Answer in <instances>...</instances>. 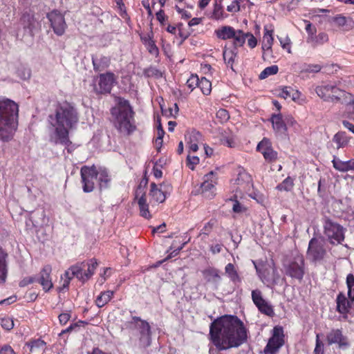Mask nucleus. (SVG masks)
Instances as JSON below:
<instances>
[{
	"label": "nucleus",
	"instance_id": "33",
	"mask_svg": "<svg viewBox=\"0 0 354 354\" xmlns=\"http://www.w3.org/2000/svg\"><path fill=\"white\" fill-rule=\"evenodd\" d=\"M237 56V48L234 47L232 48H225L223 52V57L225 64L230 66V68L233 69V64L234 63V59Z\"/></svg>",
	"mask_w": 354,
	"mask_h": 354
},
{
	"label": "nucleus",
	"instance_id": "6",
	"mask_svg": "<svg viewBox=\"0 0 354 354\" xmlns=\"http://www.w3.org/2000/svg\"><path fill=\"white\" fill-rule=\"evenodd\" d=\"M317 95L324 102L344 104L350 93L341 89L336 83L322 82L315 88Z\"/></svg>",
	"mask_w": 354,
	"mask_h": 354
},
{
	"label": "nucleus",
	"instance_id": "60",
	"mask_svg": "<svg viewBox=\"0 0 354 354\" xmlns=\"http://www.w3.org/2000/svg\"><path fill=\"white\" fill-rule=\"evenodd\" d=\"M247 38H248V45L251 48H254L257 44V39L252 34H251L250 32L246 33V39Z\"/></svg>",
	"mask_w": 354,
	"mask_h": 354
},
{
	"label": "nucleus",
	"instance_id": "2",
	"mask_svg": "<svg viewBox=\"0 0 354 354\" xmlns=\"http://www.w3.org/2000/svg\"><path fill=\"white\" fill-rule=\"evenodd\" d=\"M50 124L54 128L53 140L55 144L68 146L71 144L69 131L75 128L79 121L77 110L69 103L57 105L55 114L49 115Z\"/></svg>",
	"mask_w": 354,
	"mask_h": 354
},
{
	"label": "nucleus",
	"instance_id": "7",
	"mask_svg": "<svg viewBox=\"0 0 354 354\" xmlns=\"http://www.w3.org/2000/svg\"><path fill=\"white\" fill-rule=\"evenodd\" d=\"M323 227L324 234L331 244H340L344 240L345 229L337 222L326 218Z\"/></svg>",
	"mask_w": 354,
	"mask_h": 354
},
{
	"label": "nucleus",
	"instance_id": "53",
	"mask_svg": "<svg viewBox=\"0 0 354 354\" xmlns=\"http://www.w3.org/2000/svg\"><path fill=\"white\" fill-rule=\"evenodd\" d=\"M1 325L4 329L10 330L14 327V322L10 317H3L1 320Z\"/></svg>",
	"mask_w": 354,
	"mask_h": 354
},
{
	"label": "nucleus",
	"instance_id": "40",
	"mask_svg": "<svg viewBox=\"0 0 354 354\" xmlns=\"http://www.w3.org/2000/svg\"><path fill=\"white\" fill-rule=\"evenodd\" d=\"M198 87L204 95H209L212 91V83L206 77H201L199 80Z\"/></svg>",
	"mask_w": 354,
	"mask_h": 354
},
{
	"label": "nucleus",
	"instance_id": "31",
	"mask_svg": "<svg viewBox=\"0 0 354 354\" xmlns=\"http://www.w3.org/2000/svg\"><path fill=\"white\" fill-rule=\"evenodd\" d=\"M273 29L266 26L264 27V35L263 37L262 49L263 50H271L273 44L274 38L272 36Z\"/></svg>",
	"mask_w": 354,
	"mask_h": 354
},
{
	"label": "nucleus",
	"instance_id": "26",
	"mask_svg": "<svg viewBox=\"0 0 354 354\" xmlns=\"http://www.w3.org/2000/svg\"><path fill=\"white\" fill-rule=\"evenodd\" d=\"M217 184V178L216 173L211 171L204 176V181L201 184V188L203 192L211 191Z\"/></svg>",
	"mask_w": 354,
	"mask_h": 354
},
{
	"label": "nucleus",
	"instance_id": "4",
	"mask_svg": "<svg viewBox=\"0 0 354 354\" xmlns=\"http://www.w3.org/2000/svg\"><path fill=\"white\" fill-rule=\"evenodd\" d=\"M111 113L114 119L115 127L120 133L129 135L136 130L134 113L129 101L118 98V105L111 109Z\"/></svg>",
	"mask_w": 354,
	"mask_h": 354
},
{
	"label": "nucleus",
	"instance_id": "3",
	"mask_svg": "<svg viewBox=\"0 0 354 354\" xmlns=\"http://www.w3.org/2000/svg\"><path fill=\"white\" fill-rule=\"evenodd\" d=\"M19 125V106L13 100L0 97V141L9 142L15 136Z\"/></svg>",
	"mask_w": 354,
	"mask_h": 354
},
{
	"label": "nucleus",
	"instance_id": "41",
	"mask_svg": "<svg viewBox=\"0 0 354 354\" xmlns=\"http://www.w3.org/2000/svg\"><path fill=\"white\" fill-rule=\"evenodd\" d=\"M234 39V47L242 46L245 42L246 33L243 32L241 30H236L235 35L232 37Z\"/></svg>",
	"mask_w": 354,
	"mask_h": 354
},
{
	"label": "nucleus",
	"instance_id": "43",
	"mask_svg": "<svg viewBox=\"0 0 354 354\" xmlns=\"http://www.w3.org/2000/svg\"><path fill=\"white\" fill-rule=\"evenodd\" d=\"M279 71L278 66L277 65H272L268 67H266L259 75V78L261 80H263L267 78L268 77L275 75Z\"/></svg>",
	"mask_w": 354,
	"mask_h": 354
},
{
	"label": "nucleus",
	"instance_id": "5",
	"mask_svg": "<svg viewBox=\"0 0 354 354\" xmlns=\"http://www.w3.org/2000/svg\"><path fill=\"white\" fill-rule=\"evenodd\" d=\"M97 266V262L94 259L71 266L61 277L63 281L61 289L68 288L73 277H76L82 283L87 281L93 275Z\"/></svg>",
	"mask_w": 354,
	"mask_h": 354
},
{
	"label": "nucleus",
	"instance_id": "52",
	"mask_svg": "<svg viewBox=\"0 0 354 354\" xmlns=\"http://www.w3.org/2000/svg\"><path fill=\"white\" fill-rule=\"evenodd\" d=\"M149 53L154 56H158L159 54V50L157 46L156 45L155 41L153 40L151 42H148L145 45Z\"/></svg>",
	"mask_w": 354,
	"mask_h": 354
},
{
	"label": "nucleus",
	"instance_id": "39",
	"mask_svg": "<svg viewBox=\"0 0 354 354\" xmlns=\"http://www.w3.org/2000/svg\"><path fill=\"white\" fill-rule=\"evenodd\" d=\"M294 186V179L290 176L287 177L282 183L277 186V189L279 191L289 192L292 190Z\"/></svg>",
	"mask_w": 354,
	"mask_h": 354
},
{
	"label": "nucleus",
	"instance_id": "58",
	"mask_svg": "<svg viewBox=\"0 0 354 354\" xmlns=\"http://www.w3.org/2000/svg\"><path fill=\"white\" fill-rule=\"evenodd\" d=\"M333 21L339 27H343L346 25L347 19L342 15H337L334 17Z\"/></svg>",
	"mask_w": 354,
	"mask_h": 354
},
{
	"label": "nucleus",
	"instance_id": "19",
	"mask_svg": "<svg viewBox=\"0 0 354 354\" xmlns=\"http://www.w3.org/2000/svg\"><path fill=\"white\" fill-rule=\"evenodd\" d=\"M353 302L354 301L348 299L344 292H340L336 298V310L346 317Z\"/></svg>",
	"mask_w": 354,
	"mask_h": 354
},
{
	"label": "nucleus",
	"instance_id": "16",
	"mask_svg": "<svg viewBox=\"0 0 354 354\" xmlns=\"http://www.w3.org/2000/svg\"><path fill=\"white\" fill-rule=\"evenodd\" d=\"M115 81V75L112 72L102 73L99 75V88H96L100 94L110 93Z\"/></svg>",
	"mask_w": 354,
	"mask_h": 354
},
{
	"label": "nucleus",
	"instance_id": "23",
	"mask_svg": "<svg viewBox=\"0 0 354 354\" xmlns=\"http://www.w3.org/2000/svg\"><path fill=\"white\" fill-rule=\"evenodd\" d=\"M332 163L333 167L340 172H347L354 170V158L347 161H342L337 156H334Z\"/></svg>",
	"mask_w": 354,
	"mask_h": 354
},
{
	"label": "nucleus",
	"instance_id": "20",
	"mask_svg": "<svg viewBox=\"0 0 354 354\" xmlns=\"http://www.w3.org/2000/svg\"><path fill=\"white\" fill-rule=\"evenodd\" d=\"M165 185H160V187H158L157 185L152 183L151 184V189H150V197L151 202L161 203H163L166 199V194L167 190L165 189Z\"/></svg>",
	"mask_w": 354,
	"mask_h": 354
},
{
	"label": "nucleus",
	"instance_id": "64",
	"mask_svg": "<svg viewBox=\"0 0 354 354\" xmlns=\"http://www.w3.org/2000/svg\"><path fill=\"white\" fill-rule=\"evenodd\" d=\"M35 281V279L32 277H27L20 281L19 285L20 287H25L28 284L32 283Z\"/></svg>",
	"mask_w": 354,
	"mask_h": 354
},
{
	"label": "nucleus",
	"instance_id": "37",
	"mask_svg": "<svg viewBox=\"0 0 354 354\" xmlns=\"http://www.w3.org/2000/svg\"><path fill=\"white\" fill-rule=\"evenodd\" d=\"M114 292L111 290L101 292L95 300L96 305L101 308L105 306L113 297Z\"/></svg>",
	"mask_w": 354,
	"mask_h": 354
},
{
	"label": "nucleus",
	"instance_id": "27",
	"mask_svg": "<svg viewBox=\"0 0 354 354\" xmlns=\"http://www.w3.org/2000/svg\"><path fill=\"white\" fill-rule=\"evenodd\" d=\"M92 62L95 71H103L110 66L111 58L104 55H100L99 58L92 57Z\"/></svg>",
	"mask_w": 354,
	"mask_h": 354
},
{
	"label": "nucleus",
	"instance_id": "35",
	"mask_svg": "<svg viewBox=\"0 0 354 354\" xmlns=\"http://www.w3.org/2000/svg\"><path fill=\"white\" fill-rule=\"evenodd\" d=\"M251 177L246 172H240L236 179V183L239 186L240 191H244L250 186Z\"/></svg>",
	"mask_w": 354,
	"mask_h": 354
},
{
	"label": "nucleus",
	"instance_id": "36",
	"mask_svg": "<svg viewBox=\"0 0 354 354\" xmlns=\"http://www.w3.org/2000/svg\"><path fill=\"white\" fill-rule=\"evenodd\" d=\"M225 272L232 282H241V278L232 263H230L225 266Z\"/></svg>",
	"mask_w": 354,
	"mask_h": 354
},
{
	"label": "nucleus",
	"instance_id": "49",
	"mask_svg": "<svg viewBox=\"0 0 354 354\" xmlns=\"http://www.w3.org/2000/svg\"><path fill=\"white\" fill-rule=\"evenodd\" d=\"M186 163L187 167L194 170L195 166L199 163V158L196 156H191L189 153L187 156Z\"/></svg>",
	"mask_w": 354,
	"mask_h": 354
},
{
	"label": "nucleus",
	"instance_id": "38",
	"mask_svg": "<svg viewBox=\"0 0 354 354\" xmlns=\"http://www.w3.org/2000/svg\"><path fill=\"white\" fill-rule=\"evenodd\" d=\"M97 178L99 181V187L101 190L103 189H106L109 187V183L111 181V178L109 176L106 170H100L99 171Z\"/></svg>",
	"mask_w": 354,
	"mask_h": 354
},
{
	"label": "nucleus",
	"instance_id": "62",
	"mask_svg": "<svg viewBox=\"0 0 354 354\" xmlns=\"http://www.w3.org/2000/svg\"><path fill=\"white\" fill-rule=\"evenodd\" d=\"M221 142L223 143V145L230 148L234 147L236 145L234 140L232 137L223 138L221 140Z\"/></svg>",
	"mask_w": 354,
	"mask_h": 354
},
{
	"label": "nucleus",
	"instance_id": "57",
	"mask_svg": "<svg viewBox=\"0 0 354 354\" xmlns=\"http://www.w3.org/2000/svg\"><path fill=\"white\" fill-rule=\"evenodd\" d=\"M279 41L282 48L287 50L288 53H290V39L286 37L285 38H279Z\"/></svg>",
	"mask_w": 354,
	"mask_h": 354
},
{
	"label": "nucleus",
	"instance_id": "29",
	"mask_svg": "<svg viewBox=\"0 0 354 354\" xmlns=\"http://www.w3.org/2000/svg\"><path fill=\"white\" fill-rule=\"evenodd\" d=\"M306 41L313 48L322 45L328 41V35L327 33L322 32L317 35L314 34L311 37H307Z\"/></svg>",
	"mask_w": 354,
	"mask_h": 354
},
{
	"label": "nucleus",
	"instance_id": "45",
	"mask_svg": "<svg viewBox=\"0 0 354 354\" xmlns=\"http://www.w3.org/2000/svg\"><path fill=\"white\" fill-rule=\"evenodd\" d=\"M26 346L29 347L30 351L33 352L36 348H42L44 349L45 346V342L41 339H36L31 341L30 342L26 343Z\"/></svg>",
	"mask_w": 354,
	"mask_h": 354
},
{
	"label": "nucleus",
	"instance_id": "48",
	"mask_svg": "<svg viewBox=\"0 0 354 354\" xmlns=\"http://www.w3.org/2000/svg\"><path fill=\"white\" fill-rule=\"evenodd\" d=\"M199 84V78L196 75H192L187 80L186 85L190 88L191 91H193L196 87H198Z\"/></svg>",
	"mask_w": 354,
	"mask_h": 354
},
{
	"label": "nucleus",
	"instance_id": "22",
	"mask_svg": "<svg viewBox=\"0 0 354 354\" xmlns=\"http://www.w3.org/2000/svg\"><path fill=\"white\" fill-rule=\"evenodd\" d=\"M21 23L25 30L32 37L34 35V30H35L37 22L32 15L25 13L21 18Z\"/></svg>",
	"mask_w": 354,
	"mask_h": 354
},
{
	"label": "nucleus",
	"instance_id": "10",
	"mask_svg": "<svg viewBox=\"0 0 354 354\" xmlns=\"http://www.w3.org/2000/svg\"><path fill=\"white\" fill-rule=\"evenodd\" d=\"M82 189L85 193H89L94 190L95 181L97 179L99 171L93 165L91 167L84 166L80 170Z\"/></svg>",
	"mask_w": 354,
	"mask_h": 354
},
{
	"label": "nucleus",
	"instance_id": "11",
	"mask_svg": "<svg viewBox=\"0 0 354 354\" xmlns=\"http://www.w3.org/2000/svg\"><path fill=\"white\" fill-rule=\"evenodd\" d=\"M47 18L55 34L57 36H62L67 28L64 16L58 10H53L47 14Z\"/></svg>",
	"mask_w": 354,
	"mask_h": 354
},
{
	"label": "nucleus",
	"instance_id": "15",
	"mask_svg": "<svg viewBox=\"0 0 354 354\" xmlns=\"http://www.w3.org/2000/svg\"><path fill=\"white\" fill-rule=\"evenodd\" d=\"M257 150L262 153L268 162H274L277 159V152L273 149L271 142L266 138L257 145Z\"/></svg>",
	"mask_w": 354,
	"mask_h": 354
},
{
	"label": "nucleus",
	"instance_id": "21",
	"mask_svg": "<svg viewBox=\"0 0 354 354\" xmlns=\"http://www.w3.org/2000/svg\"><path fill=\"white\" fill-rule=\"evenodd\" d=\"M186 145L189 153L196 152L198 149V144L201 140V134L196 131H192L186 135Z\"/></svg>",
	"mask_w": 354,
	"mask_h": 354
},
{
	"label": "nucleus",
	"instance_id": "34",
	"mask_svg": "<svg viewBox=\"0 0 354 354\" xmlns=\"http://www.w3.org/2000/svg\"><path fill=\"white\" fill-rule=\"evenodd\" d=\"M138 204L139 206L140 214L141 216L149 219L151 217L149 210V205L147 203V199L144 194L138 198Z\"/></svg>",
	"mask_w": 354,
	"mask_h": 354
},
{
	"label": "nucleus",
	"instance_id": "12",
	"mask_svg": "<svg viewBox=\"0 0 354 354\" xmlns=\"http://www.w3.org/2000/svg\"><path fill=\"white\" fill-rule=\"evenodd\" d=\"M328 345L337 344L340 349H346L350 346V342L346 336L343 335L341 329H332L326 335Z\"/></svg>",
	"mask_w": 354,
	"mask_h": 354
},
{
	"label": "nucleus",
	"instance_id": "32",
	"mask_svg": "<svg viewBox=\"0 0 354 354\" xmlns=\"http://www.w3.org/2000/svg\"><path fill=\"white\" fill-rule=\"evenodd\" d=\"M236 30L232 26H223L220 29L215 30L216 37L223 40L232 39L235 35Z\"/></svg>",
	"mask_w": 354,
	"mask_h": 354
},
{
	"label": "nucleus",
	"instance_id": "14",
	"mask_svg": "<svg viewBox=\"0 0 354 354\" xmlns=\"http://www.w3.org/2000/svg\"><path fill=\"white\" fill-rule=\"evenodd\" d=\"M252 299L261 313L268 316H272L274 314L271 305L263 298L262 293L259 290L252 291Z\"/></svg>",
	"mask_w": 354,
	"mask_h": 354
},
{
	"label": "nucleus",
	"instance_id": "8",
	"mask_svg": "<svg viewBox=\"0 0 354 354\" xmlns=\"http://www.w3.org/2000/svg\"><path fill=\"white\" fill-rule=\"evenodd\" d=\"M285 344L283 329L280 326H276L272 330V335L269 338L267 345L264 348V354H277L280 348Z\"/></svg>",
	"mask_w": 354,
	"mask_h": 354
},
{
	"label": "nucleus",
	"instance_id": "50",
	"mask_svg": "<svg viewBox=\"0 0 354 354\" xmlns=\"http://www.w3.org/2000/svg\"><path fill=\"white\" fill-rule=\"evenodd\" d=\"M165 135V131L162 127V125L160 123H159V125L157 129V138H156L155 143L157 147V148H160L162 146V138Z\"/></svg>",
	"mask_w": 354,
	"mask_h": 354
},
{
	"label": "nucleus",
	"instance_id": "30",
	"mask_svg": "<svg viewBox=\"0 0 354 354\" xmlns=\"http://www.w3.org/2000/svg\"><path fill=\"white\" fill-rule=\"evenodd\" d=\"M202 274L207 282L218 283L221 279L219 270L214 268L205 269Z\"/></svg>",
	"mask_w": 354,
	"mask_h": 354
},
{
	"label": "nucleus",
	"instance_id": "24",
	"mask_svg": "<svg viewBox=\"0 0 354 354\" xmlns=\"http://www.w3.org/2000/svg\"><path fill=\"white\" fill-rule=\"evenodd\" d=\"M8 254L0 246V284L3 283L6 281L8 274Z\"/></svg>",
	"mask_w": 354,
	"mask_h": 354
},
{
	"label": "nucleus",
	"instance_id": "9",
	"mask_svg": "<svg viewBox=\"0 0 354 354\" xmlns=\"http://www.w3.org/2000/svg\"><path fill=\"white\" fill-rule=\"evenodd\" d=\"M284 270L287 276L301 281L305 274L304 257L300 255L295 257L292 261L284 266Z\"/></svg>",
	"mask_w": 354,
	"mask_h": 354
},
{
	"label": "nucleus",
	"instance_id": "59",
	"mask_svg": "<svg viewBox=\"0 0 354 354\" xmlns=\"http://www.w3.org/2000/svg\"><path fill=\"white\" fill-rule=\"evenodd\" d=\"M71 317V315L70 312L61 313L58 317L60 324L65 325L69 321Z\"/></svg>",
	"mask_w": 354,
	"mask_h": 354
},
{
	"label": "nucleus",
	"instance_id": "13",
	"mask_svg": "<svg viewBox=\"0 0 354 354\" xmlns=\"http://www.w3.org/2000/svg\"><path fill=\"white\" fill-rule=\"evenodd\" d=\"M325 253L322 242L316 238L311 239L307 251L308 258L313 261H320L324 258Z\"/></svg>",
	"mask_w": 354,
	"mask_h": 354
},
{
	"label": "nucleus",
	"instance_id": "56",
	"mask_svg": "<svg viewBox=\"0 0 354 354\" xmlns=\"http://www.w3.org/2000/svg\"><path fill=\"white\" fill-rule=\"evenodd\" d=\"M232 210L235 213H243L245 212L246 208L242 205L236 199L233 200Z\"/></svg>",
	"mask_w": 354,
	"mask_h": 354
},
{
	"label": "nucleus",
	"instance_id": "1",
	"mask_svg": "<svg viewBox=\"0 0 354 354\" xmlns=\"http://www.w3.org/2000/svg\"><path fill=\"white\" fill-rule=\"evenodd\" d=\"M209 340L218 351L236 348L245 343L248 330L236 316L224 315L216 319L209 326Z\"/></svg>",
	"mask_w": 354,
	"mask_h": 354
},
{
	"label": "nucleus",
	"instance_id": "42",
	"mask_svg": "<svg viewBox=\"0 0 354 354\" xmlns=\"http://www.w3.org/2000/svg\"><path fill=\"white\" fill-rule=\"evenodd\" d=\"M346 286L348 288V297L351 301H354V276L348 274L346 277Z\"/></svg>",
	"mask_w": 354,
	"mask_h": 354
},
{
	"label": "nucleus",
	"instance_id": "25",
	"mask_svg": "<svg viewBox=\"0 0 354 354\" xmlns=\"http://www.w3.org/2000/svg\"><path fill=\"white\" fill-rule=\"evenodd\" d=\"M270 121L274 131L279 133L286 132L287 131L286 124L283 117L280 113L272 114L270 118Z\"/></svg>",
	"mask_w": 354,
	"mask_h": 354
},
{
	"label": "nucleus",
	"instance_id": "51",
	"mask_svg": "<svg viewBox=\"0 0 354 354\" xmlns=\"http://www.w3.org/2000/svg\"><path fill=\"white\" fill-rule=\"evenodd\" d=\"M144 74L147 77H160L162 76V73L154 67H149L144 71Z\"/></svg>",
	"mask_w": 354,
	"mask_h": 354
},
{
	"label": "nucleus",
	"instance_id": "47",
	"mask_svg": "<svg viewBox=\"0 0 354 354\" xmlns=\"http://www.w3.org/2000/svg\"><path fill=\"white\" fill-rule=\"evenodd\" d=\"M344 102V105L346 106L347 111L354 115V95L350 93V96L347 97Z\"/></svg>",
	"mask_w": 354,
	"mask_h": 354
},
{
	"label": "nucleus",
	"instance_id": "61",
	"mask_svg": "<svg viewBox=\"0 0 354 354\" xmlns=\"http://www.w3.org/2000/svg\"><path fill=\"white\" fill-rule=\"evenodd\" d=\"M304 22L306 24V31L308 34L307 37H311L316 33L317 30L315 27H313L312 24L309 21L305 20Z\"/></svg>",
	"mask_w": 354,
	"mask_h": 354
},
{
	"label": "nucleus",
	"instance_id": "46",
	"mask_svg": "<svg viewBox=\"0 0 354 354\" xmlns=\"http://www.w3.org/2000/svg\"><path fill=\"white\" fill-rule=\"evenodd\" d=\"M216 118L219 122L224 123L230 119V115L227 110L220 109L216 113Z\"/></svg>",
	"mask_w": 354,
	"mask_h": 354
},
{
	"label": "nucleus",
	"instance_id": "44",
	"mask_svg": "<svg viewBox=\"0 0 354 354\" xmlns=\"http://www.w3.org/2000/svg\"><path fill=\"white\" fill-rule=\"evenodd\" d=\"M211 18L215 20H220L224 18L223 10L221 5L215 3L214 5L213 12Z\"/></svg>",
	"mask_w": 354,
	"mask_h": 354
},
{
	"label": "nucleus",
	"instance_id": "18",
	"mask_svg": "<svg viewBox=\"0 0 354 354\" xmlns=\"http://www.w3.org/2000/svg\"><path fill=\"white\" fill-rule=\"evenodd\" d=\"M136 319L140 321V342L139 345L142 348H146L151 344V328L148 322L141 320L138 317Z\"/></svg>",
	"mask_w": 354,
	"mask_h": 354
},
{
	"label": "nucleus",
	"instance_id": "63",
	"mask_svg": "<svg viewBox=\"0 0 354 354\" xmlns=\"http://www.w3.org/2000/svg\"><path fill=\"white\" fill-rule=\"evenodd\" d=\"M294 90L290 87H284L279 95L284 99H287L291 96V93Z\"/></svg>",
	"mask_w": 354,
	"mask_h": 354
},
{
	"label": "nucleus",
	"instance_id": "54",
	"mask_svg": "<svg viewBox=\"0 0 354 354\" xmlns=\"http://www.w3.org/2000/svg\"><path fill=\"white\" fill-rule=\"evenodd\" d=\"M324 344L319 339V335L317 334L316 336V345L314 349V354H324Z\"/></svg>",
	"mask_w": 354,
	"mask_h": 354
},
{
	"label": "nucleus",
	"instance_id": "55",
	"mask_svg": "<svg viewBox=\"0 0 354 354\" xmlns=\"http://www.w3.org/2000/svg\"><path fill=\"white\" fill-rule=\"evenodd\" d=\"M216 223V221L215 219H211L203 227V228L202 230L203 233L205 234H209L212 232V230L214 228Z\"/></svg>",
	"mask_w": 354,
	"mask_h": 354
},
{
	"label": "nucleus",
	"instance_id": "17",
	"mask_svg": "<svg viewBox=\"0 0 354 354\" xmlns=\"http://www.w3.org/2000/svg\"><path fill=\"white\" fill-rule=\"evenodd\" d=\"M51 266L50 265H46L43 267L39 274L37 281L42 286V288L45 292H48L53 287L51 279Z\"/></svg>",
	"mask_w": 354,
	"mask_h": 354
},
{
	"label": "nucleus",
	"instance_id": "28",
	"mask_svg": "<svg viewBox=\"0 0 354 354\" xmlns=\"http://www.w3.org/2000/svg\"><path fill=\"white\" fill-rule=\"evenodd\" d=\"M332 141L336 145V148L339 149L348 146L350 138L345 131H338L333 136Z\"/></svg>",
	"mask_w": 354,
	"mask_h": 354
}]
</instances>
